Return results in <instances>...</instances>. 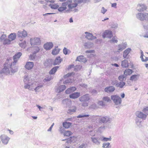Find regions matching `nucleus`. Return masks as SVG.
<instances>
[{
  "instance_id": "nucleus-1",
  "label": "nucleus",
  "mask_w": 148,
  "mask_h": 148,
  "mask_svg": "<svg viewBox=\"0 0 148 148\" xmlns=\"http://www.w3.org/2000/svg\"><path fill=\"white\" fill-rule=\"evenodd\" d=\"M21 55L22 53L21 52H18L16 54L13 56L14 61L13 62V64L9 62L10 60L11 61V59L7 60L6 62L4 64L3 69L1 71V73H9L10 71L12 73L16 72L17 68L14 64L16 63L18 60Z\"/></svg>"
},
{
  "instance_id": "nucleus-2",
  "label": "nucleus",
  "mask_w": 148,
  "mask_h": 148,
  "mask_svg": "<svg viewBox=\"0 0 148 148\" xmlns=\"http://www.w3.org/2000/svg\"><path fill=\"white\" fill-rule=\"evenodd\" d=\"M24 81L25 82H27V81L28 82L27 84H26L24 86L25 88L29 89L31 88H32L34 87V84H33L34 82V81L32 79H29L27 76H25Z\"/></svg>"
},
{
  "instance_id": "nucleus-3",
  "label": "nucleus",
  "mask_w": 148,
  "mask_h": 148,
  "mask_svg": "<svg viewBox=\"0 0 148 148\" xmlns=\"http://www.w3.org/2000/svg\"><path fill=\"white\" fill-rule=\"evenodd\" d=\"M111 98L115 105H118L121 104V99L117 95H112Z\"/></svg>"
},
{
  "instance_id": "nucleus-4",
  "label": "nucleus",
  "mask_w": 148,
  "mask_h": 148,
  "mask_svg": "<svg viewBox=\"0 0 148 148\" xmlns=\"http://www.w3.org/2000/svg\"><path fill=\"white\" fill-rule=\"evenodd\" d=\"M7 36L6 34H2L0 38L1 41H3V44L4 45H9L11 43V41L8 38H6Z\"/></svg>"
},
{
  "instance_id": "nucleus-5",
  "label": "nucleus",
  "mask_w": 148,
  "mask_h": 148,
  "mask_svg": "<svg viewBox=\"0 0 148 148\" xmlns=\"http://www.w3.org/2000/svg\"><path fill=\"white\" fill-rule=\"evenodd\" d=\"M30 43L32 45H39L40 44L41 41L40 38H31L30 40Z\"/></svg>"
},
{
  "instance_id": "nucleus-6",
  "label": "nucleus",
  "mask_w": 148,
  "mask_h": 148,
  "mask_svg": "<svg viewBox=\"0 0 148 148\" xmlns=\"http://www.w3.org/2000/svg\"><path fill=\"white\" fill-rule=\"evenodd\" d=\"M0 138L2 143L5 145L8 143L10 139L8 137L4 135H1L0 136Z\"/></svg>"
},
{
  "instance_id": "nucleus-7",
  "label": "nucleus",
  "mask_w": 148,
  "mask_h": 148,
  "mask_svg": "<svg viewBox=\"0 0 148 148\" xmlns=\"http://www.w3.org/2000/svg\"><path fill=\"white\" fill-rule=\"evenodd\" d=\"M112 36V33L111 31L106 30L103 34V38L108 37L110 38Z\"/></svg>"
},
{
  "instance_id": "nucleus-8",
  "label": "nucleus",
  "mask_w": 148,
  "mask_h": 148,
  "mask_svg": "<svg viewBox=\"0 0 148 148\" xmlns=\"http://www.w3.org/2000/svg\"><path fill=\"white\" fill-rule=\"evenodd\" d=\"M90 100V97L88 94H85L81 96L79 98V100L81 101L86 102Z\"/></svg>"
},
{
  "instance_id": "nucleus-9",
  "label": "nucleus",
  "mask_w": 148,
  "mask_h": 148,
  "mask_svg": "<svg viewBox=\"0 0 148 148\" xmlns=\"http://www.w3.org/2000/svg\"><path fill=\"white\" fill-rule=\"evenodd\" d=\"M68 7L69 9H72L76 7L77 5V3L76 2H72V1H69Z\"/></svg>"
},
{
  "instance_id": "nucleus-10",
  "label": "nucleus",
  "mask_w": 148,
  "mask_h": 148,
  "mask_svg": "<svg viewBox=\"0 0 148 148\" xmlns=\"http://www.w3.org/2000/svg\"><path fill=\"white\" fill-rule=\"evenodd\" d=\"M27 32L25 30L23 31H19L18 33V36L19 38L25 37L27 36Z\"/></svg>"
},
{
  "instance_id": "nucleus-11",
  "label": "nucleus",
  "mask_w": 148,
  "mask_h": 148,
  "mask_svg": "<svg viewBox=\"0 0 148 148\" xmlns=\"http://www.w3.org/2000/svg\"><path fill=\"white\" fill-rule=\"evenodd\" d=\"M140 16V20H148V14H143L140 13L138 14Z\"/></svg>"
},
{
  "instance_id": "nucleus-12",
  "label": "nucleus",
  "mask_w": 148,
  "mask_h": 148,
  "mask_svg": "<svg viewBox=\"0 0 148 148\" xmlns=\"http://www.w3.org/2000/svg\"><path fill=\"white\" fill-rule=\"evenodd\" d=\"M136 114L138 117L142 119H145L147 116L146 114L139 111H137L136 113Z\"/></svg>"
},
{
  "instance_id": "nucleus-13",
  "label": "nucleus",
  "mask_w": 148,
  "mask_h": 148,
  "mask_svg": "<svg viewBox=\"0 0 148 148\" xmlns=\"http://www.w3.org/2000/svg\"><path fill=\"white\" fill-rule=\"evenodd\" d=\"M141 53L140 58L142 60L143 62L147 61L148 60V53H146L145 56L143 55V51L141 52Z\"/></svg>"
},
{
  "instance_id": "nucleus-14",
  "label": "nucleus",
  "mask_w": 148,
  "mask_h": 148,
  "mask_svg": "<svg viewBox=\"0 0 148 148\" xmlns=\"http://www.w3.org/2000/svg\"><path fill=\"white\" fill-rule=\"evenodd\" d=\"M53 47V44L51 42H47L44 45V47L46 50H49Z\"/></svg>"
},
{
  "instance_id": "nucleus-15",
  "label": "nucleus",
  "mask_w": 148,
  "mask_h": 148,
  "mask_svg": "<svg viewBox=\"0 0 148 148\" xmlns=\"http://www.w3.org/2000/svg\"><path fill=\"white\" fill-rule=\"evenodd\" d=\"M80 96V93L76 92L73 93L69 95V97L72 99H76Z\"/></svg>"
},
{
  "instance_id": "nucleus-16",
  "label": "nucleus",
  "mask_w": 148,
  "mask_h": 148,
  "mask_svg": "<svg viewBox=\"0 0 148 148\" xmlns=\"http://www.w3.org/2000/svg\"><path fill=\"white\" fill-rule=\"evenodd\" d=\"M34 66V63L32 62H28L25 66V68L28 69L30 70L32 69Z\"/></svg>"
},
{
  "instance_id": "nucleus-17",
  "label": "nucleus",
  "mask_w": 148,
  "mask_h": 148,
  "mask_svg": "<svg viewBox=\"0 0 148 148\" xmlns=\"http://www.w3.org/2000/svg\"><path fill=\"white\" fill-rule=\"evenodd\" d=\"M85 34H86V38L88 40H92L96 38V37L93 36L92 34L89 33L88 32H85Z\"/></svg>"
},
{
  "instance_id": "nucleus-18",
  "label": "nucleus",
  "mask_w": 148,
  "mask_h": 148,
  "mask_svg": "<svg viewBox=\"0 0 148 148\" xmlns=\"http://www.w3.org/2000/svg\"><path fill=\"white\" fill-rule=\"evenodd\" d=\"M100 123H106L109 121V119L107 117H100L99 119Z\"/></svg>"
},
{
  "instance_id": "nucleus-19",
  "label": "nucleus",
  "mask_w": 148,
  "mask_h": 148,
  "mask_svg": "<svg viewBox=\"0 0 148 148\" xmlns=\"http://www.w3.org/2000/svg\"><path fill=\"white\" fill-rule=\"evenodd\" d=\"M16 38V34L15 33H12L8 36V38L11 41L15 39Z\"/></svg>"
},
{
  "instance_id": "nucleus-20",
  "label": "nucleus",
  "mask_w": 148,
  "mask_h": 148,
  "mask_svg": "<svg viewBox=\"0 0 148 148\" xmlns=\"http://www.w3.org/2000/svg\"><path fill=\"white\" fill-rule=\"evenodd\" d=\"M62 61V60L60 58V57H57L55 59L53 64L54 65H55L57 64H59Z\"/></svg>"
},
{
  "instance_id": "nucleus-21",
  "label": "nucleus",
  "mask_w": 148,
  "mask_h": 148,
  "mask_svg": "<svg viewBox=\"0 0 148 148\" xmlns=\"http://www.w3.org/2000/svg\"><path fill=\"white\" fill-rule=\"evenodd\" d=\"M68 3H69V1H66L63 3L62 4V6L59 8L58 9H61V8H62V9H66L67 8V6L68 7Z\"/></svg>"
},
{
  "instance_id": "nucleus-22",
  "label": "nucleus",
  "mask_w": 148,
  "mask_h": 148,
  "mask_svg": "<svg viewBox=\"0 0 148 148\" xmlns=\"http://www.w3.org/2000/svg\"><path fill=\"white\" fill-rule=\"evenodd\" d=\"M115 88L114 87L110 86L108 87L105 88L104 90L106 92H112L114 91Z\"/></svg>"
},
{
  "instance_id": "nucleus-23",
  "label": "nucleus",
  "mask_w": 148,
  "mask_h": 148,
  "mask_svg": "<svg viewBox=\"0 0 148 148\" xmlns=\"http://www.w3.org/2000/svg\"><path fill=\"white\" fill-rule=\"evenodd\" d=\"M66 86L65 85H62L59 86L57 89V91L58 92H60L63 91L66 88Z\"/></svg>"
},
{
  "instance_id": "nucleus-24",
  "label": "nucleus",
  "mask_w": 148,
  "mask_h": 148,
  "mask_svg": "<svg viewBox=\"0 0 148 148\" xmlns=\"http://www.w3.org/2000/svg\"><path fill=\"white\" fill-rule=\"evenodd\" d=\"M121 66L123 68L127 67L129 66L128 61L127 60H124L122 61L121 63Z\"/></svg>"
},
{
  "instance_id": "nucleus-25",
  "label": "nucleus",
  "mask_w": 148,
  "mask_h": 148,
  "mask_svg": "<svg viewBox=\"0 0 148 148\" xmlns=\"http://www.w3.org/2000/svg\"><path fill=\"white\" fill-rule=\"evenodd\" d=\"M49 6L51 9H58L59 8V6L58 3L51 4Z\"/></svg>"
},
{
  "instance_id": "nucleus-26",
  "label": "nucleus",
  "mask_w": 148,
  "mask_h": 148,
  "mask_svg": "<svg viewBox=\"0 0 148 148\" xmlns=\"http://www.w3.org/2000/svg\"><path fill=\"white\" fill-rule=\"evenodd\" d=\"M76 108L75 106L71 107L68 110V112L69 114H72L76 111Z\"/></svg>"
},
{
  "instance_id": "nucleus-27",
  "label": "nucleus",
  "mask_w": 148,
  "mask_h": 148,
  "mask_svg": "<svg viewBox=\"0 0 148 148\" xmlns=\"http://www.w3.org/2000/svg\"><path fill=\"white\" fill-rule=\"evenodd\" d=\"M131 49L128 48L126 49L123 52V57L124 58H126L128 54L131 51Z\"/></svg>"
},
{
  "instance_id": "nucleus-28",
  "label": "nucleus",
  "mask_w": 148,
  "mask_h": 148,
  "mask_svg": "<svg viewBox=\"0 0 148 148\" xmlns=\"http://www.w3.org/2000/svg\"><path fill=\"white\" fill-rule=\"evenodd\" d=\"M59 67L58 66H56L54 67L49 71V74L51 75L54 74Z\"/></svg>"
},
{
  "instance_id": "nucleus-29",
  "label": "nucleus",
  "mask_w": 148,
  "mask_h": 148,
  "mask_svg": "<svg viewBox=\"0 0 148 148\" xmlns=\"http://www.w3.org/2000/svg\"><path fill=\"white\" fill-rule=\"evenodd\" d=\"M137 7L140 9H147V6L145 4L142 3L138 4L137 5Z\"/></svg>"
},
{
  "instance_id": "nucleus-30",
  "label": "nucleus",
  "mask_w": 148,
  "mask_h": 148,
  "mask_svg": "<svg viewBox=\"0 0 148 148\" xmlns=\"http://www.w3.org/2000/svg\"><path fill=\"white\" fill-rule=\"evenodd\" d=\"M71 124L72 123H71L65 122L63 123V125L65 128H68L70 127Z\"/></svg>"
},
{
  "instance_id": "nucleus-31",
  "label": "nucleus",
  "mask_w": 148,
  "mask_h": 148,
  "mask_svg": "<svg viewBox=\"0 0 148 148\" xmlns=\"http://www.w3.org/2000/svg\"><path fill=\"white\" fill-rule=\"evenodd\" d=\"M132 72L133 71L132 70L127 69L125 71L124 73V75L127 76L131 74Z\"/></svg>"
},
{
  "instance_id": "nucleus-32",
  "label": "nucleus",
  "mask_w": 148,
  "mask_h": 148,
  "mask_svg": "<svg viewBox=\"0 0 148 148\" xmlns=\"http://www.w3.org/2000/svg\"><path fill=\"white\" fill-rule=\"evenodd\" d=\"M31 49L33 50V53L36 54L38 52L39 50V48L38 47H32Z\"/></svg>"
},
{
  "instance_id": "nucleus-33",
  "label": "nucleus",
  "mask_w": 148,
  "mask_h": 148,
  "mask_svg": "<svg viewBox=\"0 0 148 148\" xmlns=\"http://www.w3.org/2000/svg\"><path fill=\"white\" fill-rule=\"evenodd\" d=\"M85 59L84 56H79L77 58V60L81 62H84Z\"/></svg>"
},
{
  "instance_id": "nucleus-34",
  "label": "nucleus",
  "mask_w": 148,
  "mask_h": 148,
  "mask_svg": "<svg viewBox=\"0 0 148 148\" xmlns=\"http://www.w3.org/2000/svg\"><path fill=\"white\" fill-rule=\"evenodd\" d=\"M60 51V49L58 48L54 49L52 51V53L53 55H56L58 54Z\"/></svg>"
},
{
  "instance_id": "nucleus-35",
  "label": "nucleus",
  "mask_w": 148,
  "mask_h": 148,
  "mask_svg": "<svg viewBox=\"0 0 148 148\" xmlns=\"http://www.w3.org/2000/svg\"><path fill=\"white\" fill-rule=\"evenodd\" d=\"M125 82H121L117 84L116 85L118 87L122 88L125 85Z\"/></svg>"
},
{
  "instance_id": "nucleus-36",
  "label": "nucleus",
  "mask_w": 148,
  "mask_h": 148,
  "mask_svg": "<svg viewBox=\"0 0 148 148\" xmlns=\"http://www.w3.org/2000/svg\"><path fill=\"white\" fill-rule=\"evenodd\" d=\"M119 48L118 49L117 52H120L122 51L123 49H125V47L123 45H119Z\"/></svg>"
},
{
  "instance_id": "nucleus-37",
  "label": "nucleus",
  "mask_w": 148,
  "mask_h": 148,
  "mask_svg": "<svg viewBox=\"0 0 148 148\" xmlns=\"http://www.w3.org/2000/svg\"><path fill=\"white\" fill-rule=\"evenodd\" d=\"M74 73L73 72H72L71 73H68L67 74L64 76L63 78L64 79H66L67 78L70 77L71 76L74 75Z\"/></svg>"
},
{
  "instance_id": "nucleus-38",
  "label": "nucleus",
  "mask_w": 148,
  "mask_h": 148,
  "mask_svg": "<svg viewBox=\"0 0 148 148\" xmlns=\"http://www.w3.org/2000/svg\"><path fill=\"white\" fill-rule=\"evenodd\" d=\"M103 148H111V146L110 145V143H107L103 144Z\"/></svg>"
},
{
  "instance_id": "nucleus-39",
  "label": "nucleus",
  "mask_w": 148,
  "mask_h": 148,
  "mask_svg": "<svg viewBox=\"0 0 148 148\" xmlns=\"http://www.w3.org/2000/svg\"><path fill=\"white\" fill-rule=\"evenodd\" d=\"M72 133L69 131H65L64 133V135L67 136H69L71 135Z\"/></svg>"
},
{
  "instance_id": "nucleus-40",
  "label": "nucleus",
  "mask_w": 148,
  "mask_h": 148,
  "mask_svg": "<svg viewBox=\"0 0 148 148\" xmlns=\"http://www.w3.org/2000/svg\"><path fill=\"white\" fill-rule=\"evenodd\" d=\"M137 75H132L130 77V79L131 80H136L137 79Z\"/></svg>"
},
{
  "instance_id": "nucleus-41",
  "label": "nucleus",
  "mask_w": 148,
  "mask_h": 148,
  "mask_svg": "<svg viewBox=\"0 0 148 148\" xmlns=\"http://www.w3.org/2000/svg\"><path fill=\"white\" fill-rule=\"evenodd\" d=\"M92 141L93 143L97 144H99L100 143V142L99 141L97 138H92Z\"/></svg>"
},
{
  "instance_id": "nucleus-42",
  "label": "nucleus",
  "mask_w": 148,
  "mask_h": 148,
  "mask_svg": "<svg viewBox=\"0 0 148 148\" xmlns=\"http://www.w3.org/2000/svg\"><path fill=\"white\" fill-rule=\"evenodd\" d=\"M20 46L22 48H25L26 46V43L25 41L19 43Z\"/></svg>"
},
{
  "instance_id": "nucleus-43",
  "label": "nucleus",
  "mask_w": 148,
  "mask_h": 148,
  "mask_svg": "<svg viewBox=\"0 0 148 148\" xmlns=\"http://www.w3.org/2000/svg\"><path fill=\"white\" fill-rule=\"evenodd\" d=\"M103 101L108 102H109L111 101L110 98L107 97H103Z\"/></svg>"
},
{
  "instance_id": "nucleus-44",
  "label": "nucleus",
  "mask_w": 148,
  "mask_h": 148,
  "mask_svg": "<svg viewBox=\"0 0 148 148\" xmlns=\"http://www.w3.org/2000/svg\"><path fill=\"white\" fill-rule=\"evenodd\" d=\"M143 111L148 115V107H146L143 108Z\"/></svg>"
},
{
  "instance_id": "nucleus-45",
  "label": "nucleus",
  "mask_w": 148,
  "mask_h": 148,
  "mask_svg": "<svg viewBox=\"0 0 148 148\" xmlns=\"http://www.w3.org/2000/svg\"><path fill=\"white\" fill-rule=\"evenodd\" d=\"M77 140L76 137L73 136V137H71L70 138V141L71 142H75Z\"/></svg>"
},
{
  "instance_id": "nucleus-46",
  "label": "nucleus",
  "mask_w": 148,
  "mask_h": 148,
  "mask_svg": "<svg viewBox=\"0 0 148 148\" xmlns=\"http://www.w3.org/2000/svg\"><path fill=\"white\" fill-rule=\"evenodd\" d=\"M125 78V77L124 75H121L119 77V79L120 81H123Z\"/></svg>"
},
{
  "instance_id": "nucleus-47",
  "label": "nucleus",
  "mask_w": 148,
  "mask_h": 148,
  "mask_svg": "<svg viewBox=\"0 0 148 148\" xmlns=\"http://www.w3.org/2000/svg\"><path fill=\"white\" fill-rule=\"evenodd\" d=\"M89 115H79L77 116V118H82L84 117H88Z\"/></svg>"
},
{
  "instance_id": "nucleus-48",
  "label": "nucleus",
  "mask_w": 148,
  "mask_h": 148,
  "mask_svg": "<svg viewBox=\"0 0 148 148\" xmlns=\"http://www.w3.org/2000/svg\"><path fill=\"white\" fill-rule=\"evenodd\" d=\"M116 36H114L112 39V40L110 41H112L113 42H114L116 43L118 41L116 40Z\"/></svg>"
},
{
  "instance_id": "nucleus-49",
  "label": "nucleus",
  "mask_w": 148,
  "mask_h": 148,
  "mask_svg": "<svg viewBox=\"0 0 148 148\" xmlns=\"http://www.w3.org/2000/svg\"><path fill=\"white\" fill-rule=\"evenodd\" d=\"M35 54H34V53H33V55H31L30 56L29 58L30 60H33L34 59L35 56Z\"/></svg>"
},
{
  "instance_id": "nucleus-50",
  "label": "nucleus",
  "mask_w": 148,
  "mask_h": 148,
  "mask_svg": "<svg viewBox=\"0 0 148 148\" xmlns=\"http://www.w3.org/2000/svg\"><path fill=\"white\" fill-rule=\"evenodd\" d=\"M69 88L70 89V90L72 92L75 91L76 90V88L74 86L71 87Z\"/></svg>"
},
{
  "instance_id": "nucleus-51",
  "label": "nucleus",
  "mask_w": 148,
  "mask_h": 148,
  "mask_svg": "<svg viewBox=\"0 0 148 148\" xmlns=\"http://www.w3.org/2000/svg\"><path fill=\"white\" fill-rule=\"evenodd\" d=\"M71 79H67L64 81L63 82L64 84H66L67 83H70L71 82Z\"/></svg>"
},
{
  "instance_id": "nucleus-52",
  "label": "nucleus",
  "mask_w": 148,
  "mask_h": 148,
  "mask_svg": "<svg viewBox=\"0 0 148 148\" xmlns=\"http://www.w3.org/2000/svg\"><path fill=\"white\" fill-rule=\"evenodd\" d=\"M65 92L67 94H69L72 92L70 90V89L69 88H68L65 91Z\"/></svg>"
},
{
  "instance_id": "nucleus-53",
  "label": "nucleus",
  "mask_w": 148,
  "mask_h": 148,
  "mask_svg": "<svg viewBox=\"0 0 148 148\" xmlns=\"http://www.w3.org/2000/svg\"><path fill=\"white\" fill-rule=\"evenodd\" d=\"M63 52L64 53L65 55H66L67 53V49L66 48H64L63 50Z\"/></svg>"
},
{
  "instance_id": "nucleus-54",
  "label": "nucleus",
  "mask_w": 148,
  "mask_h": 148,
  "mask_svg": "<svg viewBox=\"0 0 148 148\" xmlns=\"http://www.w3.org/2000/svg\"><path fill=\"white\" fill-rule=\"evenodd\" d=\"M85 145L84 144H82L81 145H80L79 147V148H85Z\"/></svg>"
},
{
  "instance_id": "nucleus-55",
  "label": "nucleus",
  "mask_w": 148,
  "mask_h": 148,
  "mask_svg": "<svg viewBox=\"0 0 148 148\" xmlns=\"http://www.w3.org/2000/svg\"><path fill=\"white\" fill-rule=\"evenodd\" d=\"M82 106H88V103L86 102H84L82 103Z\"/></svg>"
},
{
  "instance_id": "nucleus-56",
  "label": "nucleus",
  "mask_w": 148,
  "mask_h": 148,
  "mask_svg": "<svg viewBox=\"0 0 148 148\" xmlns=\"http://www.w3.org/2000/svg\"><path fill=\"white\" fill-rule=\"evenodd\" d=\"M98 103L99 105L101 106H103L104 105V103L103 101H99L98 102Z\"/></svg>"
},
{
  "instance_id": "nucleus-57",
  "label": "nucleus",
  "mask_w": 148,
  "mask_h": 148,
  "mask_svg": "<svg viewBox=\"0 0 148 148\" xmlns=\"http://www.w3.org/2000/svg\"><path fill=\"white\" fill-rule=\"evenodd\" d=\"M54 125V123H53L52 125L50 127L48 130L47 131H51L53 127V126Z\"/></svg>"
},
{
  "instance_id": "nucleus-58",
  "label": "nucleus",
  "mask_w": 148,
  "mask_h": 148,
  "mask_svg": "<svg viewBox=\"0 0 148 148\" xmlns=\"http://www.w3.org/2000/svg\"><path fill=\"white\" fill-rule=\"evenodd\" d=\"M116 3H114L112 4V7H114L116 8Z\"/></svg>"
},
{
  "instance_id": "nucleus-59",
  "label": "nucleus",
  "mask_w": 148,
  "mask_h": 148,
  "mask_svg": "<svg viewBox=\"0 0 148 148\" xmlns=\"http://www.w3.org/2000/svg\"><path fill=\"white\" fill-rule=\"evenodd\" d=\"M83 0H74V2H76V3L77 2L78 3H80L81 2H82Z\"/></svg>"
},
{
  "instance_id": "nucleus-60",
  "label": "nucleus",
  "mask_w": 148,
  "mask_h": 148,
  "mask_svg": "<svg viewBox=\"0 0 148 148\" xmlns=\"http://www.w3.org/2000/svg\"><path fill=\"white\" fill-rule=\"evenodd\" d=\"M103 140L104 141H107L108 140H110V138H104Z\"/></svg>"
},
{
  "instance_id": "nucleus-61",
  "label": "nucleus",
  "mask_w": 148,
  "mask_h": 148,
  "mask_svg": "<svg viewBox=\"0 0 148 148\" xmlns=\"http://www.w3.org/2000/svg\"><path fill=\"white\" fill-rule=\"evenodd\" d=\"M94 52L95 51L94 50L87 51H86V52L87 53H94Z\"/></svg>"
},
{
  "instance_id": "nucleus-62",
  "label": "nucleus",
  "mask_w": 148,
  "mask_h": 148,
  "mask_svg": "<svg viewBox=\"0 0 148 148\" xmlns=\"http://www.w3.org/2000/svg\"><path fill=\"white\" fill-rule=\"evenodd\" d=\"M102 0H93V1L95 3H96L102 1Z\"/></svg>"
},
{
  "instance_id": "nucleus-63",
  "label": "nucleus",
  "mask_w": 148,
  "mask_h": 148,
  "mask_svg": "<svg viewBox=\"0 0 148 148\" xmlns=\"http://www.w3.org/2000/svg\"><path fill=\"white\" fill-rule=\"evenodd\" d=\"M8 130L9 131L10 134H12L13 133V132L11 130Z\"/></svg>"
},
{
  "instance_id": "nucleus-64",
  "label": "nucleus",
  "mask_w": 148,
  "mask_h": 148,
  "mask_svg": "<svg viewBox=\"0 0 148 148\" xmlns=\"http://www.w3.org/2000/svg\"><path fill=\"white\" fill-rule=\"evenodd\" d=\"M69 21L70 23H72V22H73V20L72 18H70Z\"/></svg>"
}]
</instances>
